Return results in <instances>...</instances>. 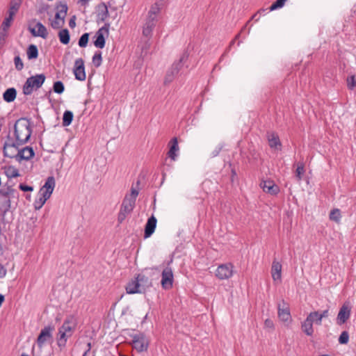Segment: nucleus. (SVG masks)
<instances>
[{"instance_id":"f257e3e1","label":"nucleus","mask_w":356,"mask_h":356,"mask_svg":"<svg viewBox=\"0 0 356 356\" xmlns=\"http://www.w3.org/2000/svg\"><path fill=\"white\" fill-rule=\"evenodd\" d=\"M31 133V122L27 118H20L15 122L14 135L17 145L27 143Z\"/></svg>"},{"instance_id":"f03ea898","label":"nucleus","mask_w":356,"mask_h":356,"mask_svg":"<svg viewBox=\"0 0 356 356\" xmlns=\"http://www.w3.org/2000/svg\"><path fill=\"white\" fill-rule=\"evenodd\" d=\"M76 323L74 318L70 317L64 321L63 325L59 328L57 343L60 348L65 346L67 340L72 335Z\"/></svg>"},{"instance_id":"7ed1b4c3","label":"nucleus","mask_w":356,"mask_h":356,"mask_svg":"<svg viewBox=\"0 0 356 356\" xmlns=\"http://www.w3.org/2000/svg\"><path fill=\"white\" fill-rule=\"evenodd\" d=\"M45 81V76L43 74H37L28 78L23 86V93L26 95H31L33 88H40Z\"/></svg>"},{"instance_id":"20e7f679","label":"nucleus","mask_w":356,"mask_h":356,"mask_svg":"<svg viewBox=\"0 0 356 356\" xmlns=\"http://www.w3.org/2000/svg\"><path fill=\"white\" fill-rule=\"evenodd\" d=\"M134 207L135 202L132 197L124 198L118 216L119 223H122L125 220L126 217L131 213Z\"/></svg>"},{"instance_id":"39448f33","label":"nucleus","mask_w":356,"mask_h":356,"mask_svg":"<svg viewBox=\"0 0 356 356\" xmlns=\"http://www.w3.org/2000/svg\"><path fill=\"white\" fill-rule=\"evenodd\" d=\"M132 346L139 353L147 351L149 347V339L144 333H138L132 336Z\"/></svg>"},{"instance_id":"423d86ee","label":"nucleus","mask_w":356,"mask_h":356,"mask_svg":"<svg viewBox=\"0 0 356 356\" xmlns=\"http://www.w3.org/2000/svg\"><path fill=\"white\" fill-rule=\"evenodd\" d=\"M352 305L350 301H345L340 307L337 316V323L339 325L344 324L350 317Z\"/></svg>"},{"instance_id":"0eeeda50","label":"nucleus","mask_w":356,"mask_h":356,"mask_svg":"<svg viewBox=\"0 0 356 356\" xmlns=\"http://www.w3.org/2000/svg\"><path fill=\"white\" fill-rule=\"evenodd\" d=\"M234 266L231 263L220 265L216 271V276L220 280H227L233 275Z\"/></svg>"},{"instance_id":"6e6552de","label":"nucleus","mask_w":356,"mask_h":356,"mask_svg":"<svg viewBox=\"0 0 356 356\" xmlns=\"http://www.w3.org/2000/svg\"><path fill=\"white\" fill-rule=\"evenodd\" d=\"M109 24H105L104 26L100 28L95 34V40L94 44L96 47L102 49L105 46L104 35L108 34Z\"/></svg>"},{"instance_id":"1a4fd4ad","label":"nucleus","mask_w":356,"mask_h":356,"mask_svg":"<svg viewBox=\"0 0 356 356\" xmlns=\"http://www.w3.org/2000/svg\"><path fill=\"white\" fill-rule=\"evenodd\" d=\"M161 286L164 289H170L172 287L173 273L170 268L166 267L162 271Z\"/></svg>"},{"instance_id":"9d476101","label":"nucleus","mask_w":356,"mask_h":356,"mask_svg":"<svg viewBox=\"0 0 356 356\" xmlns=\"http://www.w3.org/2000/svg\"><path fill=\"white\" fill-rule=\"evenodd\" d=\"M183 58H181L177 63H175L172 64L171 68L167 72L164 79V84L167 85L171 83L175 76L178 74L180 69L181 68V62Z\"/></svg>"},{"instance_id":"9b49d317","label":"nucleus","mask_w":356,"mask_h":356,"mask_svg":"<svg viewBox=\"0 0 356 356\" xmlns=\"http://www.w3.org/2000/svg\"><path fill=\"white\" fill-rule=\"evenodd\" d=\"M54 330V326L48 325L41 330L37 339V343L38 346L42 347L45 342L52 338L51 332Z\"/></svg>"},{"instance_id":"f8f14e48","label":"nucleus","mask_w":356,"mask_h":356,"mask_svg":"<svg viewBox=\"0 0 356 356\" xmlns=\"http://www.w3.org/2000/svg\"><path fill=\"white\" fill-rule=\"evenodd\" d=\"M277 314L279 318L284 322H287L291 320V313L289 310V307L282 300L281 303H279L277 305Z\"/></svg>"},{"instance_id":"ddd939ff","label":"nucleus","mask_w":356,"mask_h":356,"mask_svg":"<svg viewBox=\"0 0 356 356\" xmlns=\"http://www.w3.org/2000/svg\"><path fill=\"white\" fill-rule=\"evenodd\" d=\"M74 74L77 80L84 81L86 79L84 61L82 58H78L75 60Z\"/></svg>"},{"instance_id":"4468645a","label":"nucleus","mask_w":356,"mask_h":356,"mask_svg":"<svg viewBox=\"0 0 356 356\" xmlns=\"http://www.w3.org/2000/svg\"><path fill=\"white\" fill-rule=\"evenodd\" d=\"M29 30L34 37H41L43 39H46L48 36L47 28L39 22L36 23L35 28L29 26Z\"/></svg>"},{"instance_id":"2eb2a0df","label":"nucleus","mask_w":356,"mask_h":356,"mask_svg":"<svg viewBox=\"0 0 356 356\" xmlns=\"http://www.w3.org/2000/svg\"><path fill=\"white\" fill-rule=\"evenodd\" d=\"M35 155L33 149L31 147H26L19 149L17 152V161L21 162L22 160L28 161Z\"/></svg>"},{"instance_id":"dca6fc26","label":"nucleus","mask_w":356,"mask_h":356,"mask_svg":"<svg viewBox=\"0 0 356 356\" xmlns=\"http://www.w3.org/2000/svg\"><path fill=\"white\" fill-rule=\"evenodd\" d=\"M156 19H155L154 18L151 17V16L147 17L143 28V35L145 37H151L152 30L154 29L156 25Z\"/></svg>"},{"instance_id":"f3484780","label":"nucleus","mask_w":356,"mask_h":356,"mask_svg":"<svg viewBox=\"0 0 356 356\" xmlns=\"http://www.w3.org/2000/svg\"><path fill=\"white\" fill-rule=\"evenodd\" d=\"M263 191L270 195H277L280 192V188L273 181L266 180L261 184Z\"/></svg>"},{"instance_id":"a211bd4d","label":"nucleus","mask_w":356,"mask_h":356,"mask_svg":"<svg viewBox=\"0 0 356 356\" xmlns=\"http://www.w3.org/2000/svg\"><path fill=\"white\" fill-rule=\"evenodd\" d=\"M55 187V179L54 177H49L44 185L40 188V192L44 194V196L50 197Z\"/></svg>"},{"instance_id":"6ab92c4d","label":"nucleus","mask_w":356,"mask_h":356,"mask_svg":"<svg viewBox=\"0 0 356 356\" xmlns=\"http://www.w3.org/2000/svg\"><path fill=\"white\" fill-rule=\"evenodd\" d=\"M156 218L152 216L148 220L145 227L144 237L149 238L154 233L156 226Z\"/></svg>"},{"instance_id":"aec40b11","label":"nucleus","mask_w":356,"mask_h":356,"mask_svg":"<svg viewBox=\"0 0 356 356\" xmlns=\"http://www.w3.org/2000/svg\"><path fill=\"white\" fill-rule=\"evenodd\" d=\"M17 143L12 144L5 143L3 147L4 156L9 158H14L17 160V152L19 151Z\"/></svg>"},{"instance_id":"412c9836","label":"nucleus","mask_w":356,"mask_h":356,"mask_svg":"<svg viewBox=\"0 0 356 356\" xmlns=\"http://www.w3.org/2000/svg\"><path fill=\"white\" fill-rule=\"evenodd\" d=\"M170 149L168 152V156L173 161L177 158V152L179 151L178 140L176 137L171 139L169 143Z\"/></svg>"},{"instance_id":"4be33fe9","label":"nucleus","mask_w":356,"mask_h":356,"mask_svg":"<svg viewBox=\"0 0 356 356\" xmlns=\"http://www.w3.org/2000/svg\"><path fill=\"white\" fill-rule=\"evenodd\" d=\"M272 278L274 281H280L282 277V264L277 261H273L271 268Z\"/></svg>"},{"instance_id":"5701e85b","label":"nucleus","mask_w":356,"mask_h":356,"mask_svg":"<svg viewBox=\"0 0 356 356\" xmlns=\"http://www.w3.org/2000/svg\"><path fill=\"white\" fill-rule=\"evenodd\" d=\"M97 17L99 20L104 22L108 17V7L104 3H101L97 6Z\"/></svg>"},{"instance_id":"b1692460","label":"nucleus","mask_w":356,"mask_h":356,"mask_svg":"<svg viewBox=\"0 0 356 356\" xmlns=\"http://www.w3.org/2000/svg\"><path fill=\"white\" fill-rule=\"evenodd\" d=\"M301 328H302V332L304 333H305L307 336H312L314 333L313 323L310 321V319L307 317L302 323Z\"/></svg>"},{"instance_id":"393cba45","label":"nucleus","mask_w":356,"mask_h":356,"mask_svg":"<svg viewBox=\"0 0 356 356\" xmlns=\"http://www.w3.org/2000/svg\"><path fill=\"white\" fill-rule=\"evenodd\" d=\"M17 96V90L14 88L7 89L3 94V98L6 102H13Z\"/></svg>"},{"instance_id":"a878e982","label":"nucleus","mask_w":356,"mask_h":356,"mask_svg":"<svg viewBox=\"0 0 356 356\" xmlns=\"http://www.w3.org/2000/svg\"><path fill=\"white\" fill-rule=\"evenodd\" d=\"M10 198L7 197H0V210L3 216H4L10 208Z\"/></svg>"},{"instance_id":"bb28decb","label":"nucleus","mask_w":356,"mask_h":356,"mask_svg":"<svg viewBox=\"0 0 356 356\" xmlns=\"http://www.w3.org/2000/svg\"><path fill=\"white\" fill-rule=\"evenodd\" d=\"M137 278L138 280V282H140V286L144 290V292L145 290L152 286V282L149 279L148 277L145 276L143 274H138L137 275Z\"/></svg>"},{"instance_id":"cd10ccee","label":"nucleus","mask_w":356,"mask_h":356,"mask_svg":"<svg viewBox=\"0 0 356 356\" xmlns=\"http://www.w3.org/2000/svg\"><path fill=\"white\" fill-rule=\"evenodd\" d=\"M49 198V196H44V193L39 191L38 198L35 200L33 204L35 209L39 210L41 209Z\"/></svg>"},{"instance_id":"c85d7f7f","label":"nucleus","mask_w":356,"mask_h":356,"mask_svg":"<svg viewBox=\"0 0 356 356\" xmlns=\"http://www.w3.org/2000/svg\"><path fill=\"white\" fill-rule=\"evenodd\" d=\"M21 4L22 0H11L10 2L8 15L14 17L18 11Z\"/></svg>"},{"instance_id":"c756f323","label":"nucleus","mask_w":356,"mask_h":356,"mask_svg":"<svg viewBox=\"0 0 356 356\" xmlns=\"http://www.w3.org/2000/svg\"><path fill=\"white\" fill-rule=\"evenodd\" d=\"M58 36L60 42L63 44H67L70 40V35L69 31L67 29L60 30L58 32Z\"/></svg>"},{"instance_id":"7c9ffc66","label":"nucleus","mask_w":356,"mask_h":356,"mask_svg":"<svg viewBox=\"0 0 356 356\" xmlns=\"http://www.w3.org/2000/svg\"><path fill=\"white\" fill-rule=\"evenodd\" d=\"M269 146L271 148L277 149L281 147V142L277 135L273 133L268 136Z\"/></svg>"},{"instance_id":"2f4dec72","label":"nucleus","mask_w":356,"mask_h":356,"mask_svg":"<svg viewBox=\"0 0 356 356\" xmlns=\"http://www.w3.org/2000/svg\"><path fill=\"white\" fill-rule=\"evenodd\" d=\"M27 57L29 60L37 58L38 56V50L35 44H30L27 49Z\"/></svg>"},{"instance_id":"473e14b6","label":"nucleus","mask_w":356,"mask_h":356,"mask_svg":"<svg viewBox=\"0 0 356 356\" xmlns=\"http://www.w3.org/2000/svg\"><path fill=\"white\" fill-rule=\"evenodd\" d=\"M57 13H58L62 17L65 18L68 10V7L66 3L60 2L56 7Z\"/></svg>"},{"instance_id":"72a5a7b5","label":"nucleus","mask_w":356,"mask_h":356,"mask_svg":"<svg viewBox=\"0 0 356 356\" xmlns=\"http://www.w3.org/2000/svg\"><path fill=\"white\" fill-rule=\"evenodd\" d=\"M307 318L310 319L312 323H316L318 325H321L322 323V319L320 318V313L317 311L310 312L307 316Z\"/></svg>"},{"instance_id":"f704fd0d","label":"nucleus","mask_w":356,"mask_h":356,"mask_svg":"<svg viewBox=\"0 0 356 356\" xmlns=\"http://www.w3.org/2000/svg\"><path fill=\"white\" fill-rule=\"evenodd\" d=\"M5 174L8 178H14L19 176L18 170L13 166H8L4 168Z\"/></svg>"},{"instance_id":"c9c22d12","label":"nucleus","mask_w":356,"mask_h":356,"mask_svg":"<svg viewBox=\"0 0 356 356\" xmlns=\"http://www.w3.org/2000/svg\"><path fill=\"white\" fill-rule=\"evenodd\" d=\"M73 120V113L70 111H66L63 113V125L64 127L69 126Z\"/></svg>"},{"instance_id":"e433bc0d","label":"nucleus","mask_w":356,"mask_h":356,"mask_svg":"<svg viewBox=\"0 0 356 356\" xmlns=\"http://www.w3.org/2000/svg\"><path fill=\"white\" fill-rule=\"evenodd\" d=\"M13 17L8 15V17H6L1 24L0 31L7 33L8 29L11 26Z\"/></svg>"},{"instance_id":"4c0bfd02","label":"nucleus","mask_w":356,"mask_h":356,"mask_svg":"<svg viewBox=\"0 0 356 356\" xmlns=\"http://www.w3.org/2000/svg\"><path fill=\"white\" fill-rule=\"evenodd\" d=\"M160 10H161L160 5L158 3H155L150 8V10L148 12L147 16H151V17L156 19V16L159 13Z\"/></svg>"},{"instance_id":"58836bf2","label":"nucleus","mask_w":356,"mask_h":356,"mask_svg":"<svg viewBox=\"0 0 356 356\" xmlns=\"http://www.w3.org/2000/svg\"><path fill=\"white\" fill-rule=\"evenodd\" d=\"M15 193V190L13 189L10 186H8L6 188L0 190L1 196L7 197L8 198H10L11 197H13Z\"/></svg>"},{"instance_id":"ea45409f","label":"nucleus","mask_w":356,"mask_h":356,"mask_svg":"<svg viewBox=\"0 0 356 356\" xmlns=\"http://www.w3.org/2000/svg\"><path fill=\"white\" fill-rule=\"evenodd\" d=\"M126 291L127 293L134 294L138 293V291L140 290H137L136 287V284L134 280H131L126 286Z\"/></svg>"},{"instance_id":"a19ab883","label":"nucleus","mask_w":356,"mask_h":356,"mask_svg":"<svg viewBox=\"0 0 356 356\" xmlns=\"http://www.w3.org/2000/svg\"><path fill=\"white\" fill-rule=\"evenodd\" d=\"M341 217L340 210L338 209H332L330 213V219L337 222H339Z\"/></svg>"},{"instance_id":"79ce46f5","label":"nucleus","mask_w":356,"mask_h":356,"mask_svg":"<svg viewBox=\"0 0 356 356\" xmlns=\"http://www.w3.org/2000/svg\"><path fill=\"white\" fill-rule=\"evenodd\" d=\"M305 172V165L303 163H298L296 170V177L298 181L302 179V177Z\"/></svg>"},{"instance_id":"37998d69","label":"nucleus","mask_w":356,"mask_h":356,"mask_svg":"<svg viewBox=\"0 0 356 356\" xmlns=\"http://www.w3.org/2000/svg\"><path fill=\"white\" fill-rule=\"evenodd\" d=\"M102 62V53L101 51H97L92 57V63L96 67H98L101 65Z\"/></svg>"},{"instance_id":"c03bdc74","label":"nucleus","mask_w":356,"mask_h":356,"mask_svg":"<svg viewBox=\"0 0 356 356\" xmlns=\"http://www.w3.org/2000/svg\"><path fill=\"white\" fill-rule=\"evenodd\" d=\"M347 87L349 90H353L356 86L355 75L348 76L346 79Z\"/></svg>"},{"instance_id":"a18cd8bd","label":"nucleus","mask_w":356,"mask_h":356,"mask_svg":"<svg viewBox=\"0 0 356 356\" xmlns=\"http://www.w3.org/2000/svg\"><path fill=\"white\" fill-rule=\"evenodd\" d=\"M287 0H276L269 8L270 11L282 8Z\"/></svg>"},{"instance_id":"49530a36","label":"nucleus","mask_w":356,"mask_h":356,"mask_svg":"<svg viewBox=\"0 0 356 356\" xmlns=\"http://www.w3.org/2000/svg\"><path fill=\"white\" fill-rule=\"evenodd\" d=\"M339 343L340 344H347L349 341V334L347 331H343L339 337Z\"/></svg>"},{"instance_id":"de8ad7c7","label":"nucleus","mask_w":356,"mask_h":356,"mask_svg":"<svg viewBox=\"0 0 356 356\" xmlns=\"http://www.w3.org/2000/svg\"><path fill=\"white\" fill-rule=\"evenodd\" d=\"M53 89L56 93L61 94L64 91L65 87L61 81H58L54 83Z\"/></svg>"},{"instance_id":"09e8293b","label":"nucleus","mask_w":356,"mask_h":356,"mask_svg":"<svg viewBox=\"0 0 356 356\" xmlns=\"http://www.w3.org/2000/svg\"><path fill=\"white\" fill-rule=\"evenodd\" d=\"M89 40V33H83L79 40V45L81 47H86Z\"/></svg>"},{"instance_id":"8fccbe9b","label":"nucleus","mask_w":356,"mask_h":356,"mask_svg":"<svg viewBox=\"0 0 356 356\" xmlns=\"http://www.w3.org/2000/svg\"><path fill=\"white\" fill-rule=\"evenodd\" d=\"M14 63H15V68L17 70L20 71L23 69L24 64H23L22 59L20 58V57L19 56L15 57Z\"/></svg>"},{"instance_id":"3c124183","label":"nucleus","mask_w":356,"mask_h":356,"mask_svg":"<svg viewBox=\"0 0 356 356\" xmlns=\"http://www.w3.org/2000/svg\"><path fill=\"white\" fill-rule=\"evenodd\" d=\"M63 24H64V22H63L62 21L56 20V19H54L51 23L52 28L54 29H58L61 28L63 26Z\"/></svg>"},{"instance_id":"603ef678","label":"nucleus","mask_w":356,"mask_h":356,"mask_svg":"<svg viewBox=\"0 0 356 356\" xmlns=\"http://www.w3.org/2000/svg\"><path fill=\"white\" fill-rule=\"evenodd\" d=\"M138 195V191L136 188H132L131 190V194L127 195L124 197H132L134 199V202H136V197Z\"/></svg>"},{"instance_id":"864d4df0","label":"nucleus","mask_w":356,"mask_h":356,"mask_svg":"<svg viewBox=\"0 0 356 356\" xmlns=\"http://www.w3.org/2000/svg\"><path fill=\"white\" fill-rule=\"evenodd\" d=\"M7 33L0 31V47H3L6 42Z\"/></svg>"},{"instance_id":"5fc2aeb1","label":"nucleus","mask_w":356,"mask_h":356,"mask_svg":"<svg viewBox=\"0 0 356 356\" xmlns=\"http://www.w3.org/2000/svg\"><path fill=\"white\" fill-rule=\"evenodd\" d=\"M264 326L266 327H268V328H270V329H273L274 328V323H273L272 320H270L269 318H267L264 321Z\"/></svg>"},{"instance_id":"6e6d98bb","label":"nucleus","mask_w":356,"mask_h":356,"mask_svg":"<svg viewBox=\"0 0 356 356\" xmlns=\"http://www.w3.org/2000/svg\"><path fill=\"white\" fill-rule=\"evenodd\" d=\"M19 188L23 191H32L33 190V187L24 185L23 184H21Z\"/></svg>"},{"instance_id":"4d7b16f0","label":"nucleus","mask_w":356,"mask_h":356,"mask_svg":"<svg viewBox=\"0 0 356 356\" xmlns=\"http://www.w3.org/2000/svg\"><path fill=\"white\" fill-rule=\"evenodd\" d=\"M134 282L136 284V287L137 290H140V291H138V293H144V290L140 286V282H138V280L137 277L134 279Z\"/></svg>"},{"instance_id":"13d9d810","label":"nucleus","mask_w":356,"mask_h":356,"mask_svg":"<svg viewBox=\"0 0 356 356\" xmlns=\"http://www.w3.org/2000/svg\"><path fill=\"white\" fill-rule=\"evenodd\" d=\"M69 26L70 28L74 29L76 26V16L73 15L69 22Z\"/></svg>"},{"instance_id":"bf43d9fd","label":"nucleus","mask_w":356,"mask_h":356,"mask_svg":"<svg viewBox=\"0 0 356 356\" xmlns=\"http://www.w3.org/2000/svg\"><path fill=\"white\" fill-rule=\"evenodd\" d=\"M329 316V310L325 309L321 313H320V318L323 319V318H327Z\"/></svg>"},{"instance_id":"052dcab7","label":"nucleus","mask_w":356,"mask_h":356,"mask_svg":"<svg viewBox=\"0 0 356 356\" xmlns=\"http://www.w3.org/2000/svg\"><path fill=\"white\" fill-rule=\"evenodd\" d=\"M6 275V269L3 266H0V278L5 277Z\"/></svg>"},{"instance_id":"680f3d73","label":"nucleus","mask_w":356,"mask_h":356,"mask_svg":"<svg viewBox=\"0 0 356 356\" xmlns=\"http://www.w3.org/2000/svg\"><path fill=\"white\" fill-rule=\"evenodd\" d=\"M266 9H261L259 10L257 13H255L253 16H252V19H254L257 17V16L259 14V15H261V14H264L266 13Z\"/></svg>"},{"instance_id":"e2e57ef3","label":"nucleus","mask_w":356,"mask_h":356,"mask_svg":"<svg viewBox=\"0 0 356 356\" xmlns=\"http://www.w3.org/2000/svg\"><path fill=\"white\" fill-rule=\"evenodd\" d=\"M55 19L56 20H59V21H62L63 22L65 23V19L63 17H62V16H60L58 13H56L55 15Z\"/></svg>"},{"instance_id":"0e129e2a","label":"nucleus","mask_w":356,"mask_h":356,"mask_svg":"<svg viewBox=\"0 0 356 356\" xmlns=\"http://www.w3.org/2000/svg\"><path fill=\"white\" fill-rule=\"evenodd\" d=\"M221 150V147H218L217 149H216L213 152V156H216L220 151Z\"/></svg>"},{"instance_id":"69168bd1","label":"nucleus","mask_w":356,"mask_h":356,"mask_svg":"<svg viewBox=\"0 0 356 356\" xmlns=\"http://www.w3.org/2000/svg\"><path fill=\"white\" fill-rule=\"evenodd\" d=\"M90 0H79V3H81L82 5H86Z\"/></svg>"},{"instance_id":"338daca9","label":"nucleus","mask_w":356,"mask_h":356,"mask_svg":"<svg viewBox=\"0 0 356 356\" xmlns=\"http://www.w3.org/2000/svg\"><path fill=\"white\" fill-rule=\"evenodd\" d=\"M4 300H5L4 296H3L2 294H0V307L1 306Z\"/></svg>"},{"instance_id":"774afa93","label":"nucleus","mask_w":356,"mask_h":356,"mask_svg":"<svg viewBox=\"0 0 356 356\" xmlns=\"http://www.w3.org/2000/svg\"><path fill=\"white\" fill-rule=\"evenodd\" d=\"M88 350L84 353L83 356H85L86 354H87V352L90 350V343H88Z\"/></svg>"}]
</instances>
